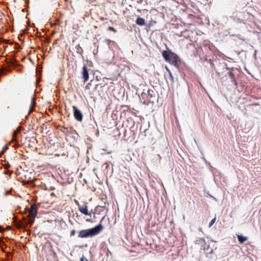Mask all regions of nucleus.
I'll use <instances>...</instances> for the list:
<instances>
[{"label": "nucleus", "instance_id": "nucleus-19", "mask_svg": "<svg viewBox=\"0 0 261 261\" xmlns=\"http://www.w3.org/2000/svg\"><path fill=\"white\" fill-rule=\"evenodd\" d=\"M75 233V230H72L71 231V233H70V236H73Z\"/></svg>", "mask_w": 261, "mask_h": 261}, {"label": "nucleus", "instance_id": "nucleus-15", "mask_svg": "<svg viewBox=\"0 0 261 261\" xmlns=\"http://www.w3.org/2000/svg\"><path fill=\"white\" fill-rule=\"evenodd\" d=\"M216 217H215L214 219H213L211 220V222H210V224H209V226H208V227H212V225H213L214 224V223L215 222V221H216Z\"/></svg>", "mask_w": 261, "mask_h": 261}, {"label": "nucleus", "instance_id": "nucleus-18", "mask_svg": "<svg viewBox=\"0 0 261 261\" xmlns=\"http://www.w3.org/2000/svg\"><path fill=\"white\" fill-rule=\"evenodd\" d=\"M10 193H11V191H10V190H8V191H6V192H5L4 195H6V196H7V195H8V194H10Z\"/></svg>", "mask_w": 261, "mask_h": 261}, {"label": "nucleus", "instance_id": "nucleus-21", "mask_svg": "<svg viewBox=\"0 0 261 261\" xmlns=\"http://www.w3.org/2000/svg\"><path fill=\"white\" fill-rule=\"evenodd\" d=\"M110 30H112L113 31H114V32H116V30L114 28H112V27H110L109 29Z\"/></svg>", "mask_w": 261, "mask_h": 261}, {"label": "nucleus", "instance_id": "nucleus-8", "mask_svg": "<svg viewBox=\"0 0 261 261\" xmlns=\"http://www.w3.org/2000/svg\"><path fill=\"white\" fill-rule=\"evenodd\" d=\"M195 244L200 245L201 246V247H204L205 245V240L203 238H199L196 240Z\"/></svg>", "mask_w": 261, "mask_h": 261}, {"label": "nucleus", "instance_id": "nucleus-24", "mask_svg": "<svg viewBox=\"0 0 261 261\" xmlns=\"http://www.w3.org/2000/svg\"><path fill=\"white\" fill-rule=\"evenodd\" d=\"M105 164L106 165V167H107L108 166V164L107 163H106Z\"/></svg>", "mask_w": 261, "mask_h": 261}, {"label": "nucleus", "instance_id": "nucleus-20", "mask_svg": "<svg viewBox=\"0 0 261 261\" xmlns=\"http://www.w3.org/2000/svg\"><path fill=\"white\" fill-rule=\"evenodd\" d=\"M80 261H88L87 258H86L85 257L83 256L81 258Z\"/></svg>", "mask_w": 261, "mask_h": 261}, {"label": "nucleus", "instance_id": "nucleus-6", "mask_svg": "<svg viewBox=\"0 0 261 261\" xmlns=\"http://www.w3.org/2000/svg\"><path fill=\"white\" fill-rule=\"evenodd\" d=\"M79 210L84 215L86 216H91V214L89 213L88 211L87 206L85 205L84 206H80L79 207Z\"/></svg>", "mask_w": 261, "mask_h": 261}, {"label": "nucleus", "instance_id": "nucleus-9", "mask_svg": "<svg viewBox=\"0 0 261 261\" xmlns=\"http://www.w3.org/2000/svg\"><path fill=\"white\" fill-rule=\"evenodd\" d=\"M35 103V98L34 97L32 98L31 103L30 106L29 113L32 112L33 111Z\"/></svg>", "mask_w": 261, "mask_h": 261}, {"label": "nucleus", "instance_id": "nucleus-17", "mask_svg": "<svg viewBox=\"0 0 261 261\" xmlns=\"http://www.w3.org/2000/svg\"><path fill=\"white\" fill-rule=\"evenodd\" d=\"M74 203L76 204V205L78 206V208H79L81 205H80V203L78 201V200L74 199Z\"/></svg>", "mask_w": 261, "mask_h": 261}, {"label": "nucleus", "instance_id": "nucleus-10", "mask_svg": "<svg viewBox=\"0 0 261 261\" xmlns=\"http://www.w3.org/2000/svg\"><path fill=\"white\" fill-rule=\"evenodd\" d=\"M20 131H21L20 128L18 127V128H17L16 130L14 132L13 134V138H12V141H16V137H17V134L18 133H19Z\"/></svg>", "mask_w": 261, "mask_h": 261}, {"label": "nucleus", "instance_id": "nucleus-7", "mask_svg": "<svg viewBox=\"0 0 261 261\" xmlns=\"http://www.w3.org/2000/svg\"><path fill=\"white\" fill-rule=\"evenodd\" d=\"M136 23L138 25L142 26L145 24V20L143 18L138 17L136 20Z\"/></svg>", "mask_w": 261, "mask_h": 261}, {"label": "nucleus", "instance_id": "nucleus-26", "mask_svg": "<svg viewBox=\"0 0 261 261\" xmlns=\"http://www.w3.org/2000/svg\"><path fill=\"white\" fill-rule=\"evenodd\" d=\"M51 195H54V193H51Z\"/></svg>", "mask_w": 261, "mask_h": 261}, {"label": "nucleus", "instance_id": "nucleus-5", "mask_svg": "<svg viewBox=\"0 0 261 261\" xmlns=\"http://www.w3.org/2000/svg\"><path fill=\"white\" fill-rule=\"evenodd\" d=\"M82 76L84 79V82H86L89 79V73L87 69V67L86 65L83 67Z\"/></svg>", "mask_w": 261, "mask_h": 261}, {"label": "nucleus", "instance_id": "nucleus-3", "mask_svg": "<svg viewBox=\"0 0 261 261\" xmlns=\"http://www.w3.org/2000/svg\"><path fill=\"white\" fill-rule=\"evenodd\" d=\"M73 114L75 119L79 121H82L83 120V114L82 112L75 107L73 106Z\"/></svg>", "mask_w": 261, "mask_h": 261}, {"label": "nucleus", "instance_id": "nucleus-12", "mask_svg": "<svg viewBox=\"0 0 261 261\" xmlns=\"http://www.w3.org/2000/svg\"><path fill=\"white\" fill-rule=\"evenodd\" d=\"M24 220H25L26 224H29L32 225L33 224V223H34V219L29 217V220H27L26 219H24Z\"/></svg>", "mask_w": 261, "mask_h": 261}, {"label": "nucleus", "instance_id": "nucleus-13", "mask_svg": "<svg viewBox=\"0 0 261 261\" xmlns=\"http://www.w3.org/2000/svg\"><path fill=\"white\" fill-rule=\"evenodd\" d=\"M76 52L77 53L79 54H82V53H83V49L82 48L80 47V45H77L76 47Z\"/></svg>", "mask_w": 261, "mask_h": 261}, {"label": "nucleus", "instance_id": "nucleus-1", "mask_svg": "<svg viewBox=\"0 0 261 261\" xmlns=\"http://www.w3.org/2000/svg\"><path fill=\"white\" fill-rule=\"evenodd\" d=\"M103 228L100 223L94 228L81 230L79 233V237L81 238L92 237L98 234Z\"/></svg>", "mask_w": 261, "mask_h": 261}, {"label": "nucleus", "instance_id": "nucleus-14", "mask_svg": "<svg viewBox=\"0 0 261 261\" xmlns=\"http://www.w3.org/2000/svg\"><path fill=\"white\" fill-rule=\"evenodd\" d=\"M167 69L168 71L170 80L172 82H173L174 79H173V77L171 72L168 69Z\"/></svg>", "mask_w": 261, "mask_h": 261}, {"label": "nucleus", "instance_id": "nucleus-2", "mask_svg": "<svg viewBox=\"0 0 261 261\" xmlns=\"http://www.w3.org/2000/svg\"><path fill=\"white\" fill-rule=\"evenodd\" d=\"M162 56L166 61L173 65H176L179 61L178 57L171 51L164 50L162 52Z\"/></svg>", "mask_w": 261, "mask_h": 261}, {"label": "nucleus", "instance_id": "nucleus-4", "mask_svg": "<svg viewBox=\"0 0 261 261\" xmlns=\"http://www.w3.org/2000/svg\"><path fill=\"white\" fill-rule=\"evenodd\" d=\"M37 206L35 204L31 205V207L29 211V217L35 219L37 215Z\"/></svg>", "mask_w": 261, "mask_h": 261}, {"label": "nucleus", "instance_id": "nucleus-23", "mask_svg": "<svg viewBox=\"0 0 261 261\" xmlns=\"http://www.w3.org/2000/svg\"><path fill=\"white\" fill-rule=\"evenodd\" d=\"M105 218V217H102V219L100 220V222L102 221V220Z\"/></svg>", "mask_w": 261, "mask_h": 261}, {"label": "nucleus", "instance_id": "nucleus-11", "mask_svg": "<svg viewBox=\"0 0 261 261\" xmlns=\"http://www.w3.org/2000/svg\"><path fill=\"white\" fill-rule=\"evenodd\" d=\"M238 241L241 243H244L247 240V238L246 237H244L242 236H238Z\"/></svg>", "mask_w": 261, "mask_h": 261}, {"label": "nucleus", "instance_id": "nucleus-16", "mask_svg": "<svg viewBox=\"0 0 261 261\" xmlns=\"http://www.w3.org/2000/svg\"><path fill=\"white\" fill-rule=\"evenodd\" d=\"M8 144H6L3 148V149L1 151V153H3L4 152H5L6 151V150L8 148Z\"/></svg>", "mask_w": 261, "mask_h": 261}, {"label": "nucleus", "instance_id": "nucleus-25", "mask_svg": "<svg viewBox=\"0 0 261 261\" xmlns=\"http://www.w3.org/2000/svg\"><path fill=\"white\" fill-rule=\"evenodd\" d=\"M148 94L150 95V94H149L150 90H148Z\"/></svg>", "mask_w": 261, "mask_h": 261}, {"label": "nucleus", "instance_id": "nucleus-22", "mask_svg": "<svg viewBox=\"0 0 261 261\" xmlns=\"http://www.w3.org/2000/svg\"><path fill=\"white\" fill-rule=\"evenodd\" d=\"M229 74L230 76L231 77H232V76H233V74H232V73L231 72H229Z\"/></svg>", "mask_w": 261, "mask_h": 261}]
</instances>
